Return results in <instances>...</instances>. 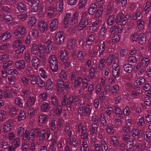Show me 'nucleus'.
<instances>
[{"label":"nucleus","instance_id":"nucleus-1","mask_svg":"<svg viewBox=\"0 0 151 151\" xmlns=\"http://www.w3.org/2000/svg\"><path fill=\"white\" fill-rule=\"evenodd\" d=\"M80 102L79 98L76 96H73L71 95L65 94L64 95L62 100L61 101V105L63 106H66L68 110V109L71 111L73 105H78Z\"/></svg>","mask_w":151,"mask_h":151},{"label":"nucleus","instance_id":"nucleus-2","mask_svg":"<svg viewBox=\"0 0 151 151\" xmlns=\"http://www.w3.org/2000/svg\"><path fill=\"white\" fill-rule=\"evenodd\" d=\"M39 53L40 58H44L45 52L43 45L40 43H39L38 45L35 43L33 44L31 49V54L37 55Z\"/></svg>","mask_w":151,"mask_h":151},{"label":"nucleus","instance_id":"nucleus-3","mask_svg":"<svg viewBox=\"0 0 151 151\" xmlns=\"http://www.w3.org/2000/svg\"><path fill=\"white\" fill-rule=\"evenodd\" d=\"M88 17L89 16L87 13L83 12L82 13L78 26L79 30H83L88 25Z\"/></svg>","mask_w":151,"mask_h":151},{"label":"nucleus","instance_id":"nucleus-4","mask_svg":"<svg viewBox=\"0 0 151 151\" xmlns=\"http://www.w3.org/2000/svg\"><path fill=\"white\" fill-rule=\"evenodd\" d=\"M51 134L50 130L49 129H42L41 132L39 135V140L41 142H43L46 139L47 140L48 139Z\"/></svg>","mask_w":151,"mask_h":151},{"label":"nucleus","instance_id":"nucleus-5","mask_svg":"<svg viewBox=\"0 0 151 151\" xmlns=\"http://www.w3.org/2000/svg\"><path fill=\"white\" fill-rule=\"evenodd\" d=\"M74 12L72 10H69L66 11L63 18L64 27L67 28L68 26V24Z\"/></svg>","mask_w":151,"mask_h":151},{"label":"nucleus","instance_id":"nucleus-6","mask_svg":"<svg viewBox=\"0 0 151 151\" xmlns=\"http://www.w3.org/2000/svg\"><path fill=\"white\" fill-rule=\"evenodd\" d=\"M14 34L16 38H20L23 37L25 35V29L22 26L19 27L15 31Z\"/></svg>","mask_w":151,"mask_h":151},{"label":"nucleus","instance_id":"nucleus-7","mask_svg":"<svg viewBox=\"0 0 151 151\" xmlns=\"http://www.w3.org/2000/svg\"><path fill=\"white\" fill-rule=\"evenodd\" d=\"M60 58L61 60L63 62L65 66H68L70 63L68 61V58L66 50H62L60 52Z\"/></svg>","mask_w":151,"mask_h":151},{"label":"nucleus","instance_id":"nucleus-8","mask_svg":"<svg viewBox=\"0 0 151 151\" xmlns=\"http://www.w3.org/2000/svg\"><path fill=\"white\" fill-rule=\"evenodd\" d=\"M64 33L60 31L58 32L55 36V40L58 44H61L64 39Z\"/></svg>","mask_w":151,"mask_h":151},{"label":"nucleus","instance_id":"nucleus-9","mask_svg":"<svg viewBox=\"0 0 151 151\" xmlns=\"http://www.w3.org/2000/svg\"><path fill=\"white\" fill-rule=\"evenodd\" d=\"M53 43L50 40H48L46 41L44 44L45 47V52L47 53H49L52 48Z\"/></svg>","mask_w":151,"mask_h":151},{"label":"nucleus","instance_id":"nucleus-10","mask_svg":"<svg viewBox=\"0 0 151 151\" xmlns=\"http://www.w3.org/2000/svg\"><path fill=\"white\" fill-rule=\"evenodd\" d=\"M38 29L42 32H45L47 29L48 26L47 24L43 21H40L38 24Z\"/></svg>","mask_w":151,"mask_h":151},{"label":"nucleus","instance_id":"nucleus-11","mask_svg":"<svg viewBox=\"0 0 151 151\" xmlns=\"http://www.w3.org/2000/svg\"><path fill=\"white\" fill-rule=\"evenodd\" d=\"M17 7L18 11L20 12H24L28 9L26 5L22 2H19L17 4Z\"/></svg>","mask_w":151,"mask_h":151},{"label":"nucleus","instance_id":"nucleus-12","mask_svg":"<svg viewBox=\"0 0 151 151\" xmlns=\"http://www.w3.org/2000/svg\"><path fill=\"white\" fill-rule=\"evenodd\" d=\"M77 136L73 135L71 140H69V144L70 147L73 149H75L77 145L78 141H76Z\"/></svg>","mask_w":151,"mask_h":151},{"label":"nucleus","instance_id":"nucleus-13","mask_svg":"<svg viewBox=\"0 0 151 151\" xmlns=\"http://www.w3.org/2000/svg\"><path fill=\"white\" fill-rule=\"evenodd\" d=\"M36 100L33 97H30L28 98L27 102L24 104V107L26 108L29 107L34 106Z\"/></svg>","mask_w":151,"mask_h":151},{"label":"nucleus","instance_id":"nucleus-14","mask_svg":"<svg viewBox=\"0 0 151 151\" xmlns=\"http://www.w3.org/2000/svg\"><path fill=\"white\" fill-rule=\"evenodd\" d=\"M49 62L50 66H58L57 59L55 55H51L49 57Z\"/></svg>","mask_w":151,"mask_h":151},{"label":"nucleus","instance_id":"nucleus-15","mask_svg":"<svg viewBox=\"0 0 151 151\" xmlns=\"http://www.w3.org/2000/svg\"><path fill=\"white\" fill-rule=\"evenodd\" d=\"M3 91V96L5 98H9L12 97V93L11 90H9V87L7 86H4Z\"/></svg>","mask_w":151,"mask_h":151},{"label":"nucleus","instance_id":"nucleus-16","mask_svg":"<svg viewBox=\"0 0 151 151\" xmlns=\"http://www.w3.org/2000/svg\"><path fill=\"white\" fill-rule=\"evenodd\" d=\"M63 81H61L60 79H58L57 80V89L58 93L61 94L64 91V88L62 85Z\"/></svg>","mask_w":151,"mask_h":151},{"label":"nucleus","instance_id":"nucleus-17","mask_svg":"<svg viewBox=\"0 0 151 151\" xmlns=\"http://www.w3.org/2000/svg\"><path fill=\"white\" fill-rule=\"evenodd\" d=\"M101 24V22L100 20H99L95 21L92 25L90 28V30L91 32H93L96 30V28L100 27Z\"/></svg>","mask_w":151,"mask_h":151},{"label":"nucleus","instance_id":"nucleus-18","mask_svg":"<svg viewBox=\"0 0 151 151\" xmlns=\"http://www.w3.org/2000/svg\"><path fill=\"white\" fill-rule=\"evenodd\" d=\"M11 37V34L9 32H4L0 36V42L5 41L9 39Z\"/></svg>","mask_w":151,"mask_h":151},{"label":"nucleus","instance_id":"nucleus-19","mask_svg":"<svg viewBox=\"0 0 151 151\" xmlns=\"http://www.w3.org/2000/svg\"><path fill=\"white\" fill-rule=\"evenodd\" d=\"M112 74L113 76L116 78L119 77L120 75V67H112Z\"/></svg>","mask_w":151,"mask_h":151},{"label":"nucleus","instance_id":"nucleus-20","mask_svg":"<svg viewBox=\"0 0 151 151\" xmlns=\"http://www.w3.org/2000/svg\"><path fill=\"white\" fill-rule=\"evenodd\" d=\"M58 24V20L56 19H54L50 24V28L52 31L55 30L57 28Z\"/></svg>","mask_w":151,"mask_h":151},{"label":"nucleus","instance_id":"nucleus-21","mask_svg":"<svg viewBox=\"0 0 151 151\" xmlns=\"http://www.w3.org/2000/svg\"><path fill=\"white\" fill-rule=\"evenodd\" d=\"M50 108V104L47 102H44L41 106V110L44 112H48Z\"/></svg>","mask_w":151,"mask_h":151},{"label":"nucleus","instance_id":"nucleus-22","mask_svg":"<svg viewBox=\"0 0 151 151\" xmlns=\"http://www.w3.org/2000/svg\"><path fill=\"white\" fill-rule=\"evenodd\" d=\"M78 14L76 12L74 13L71 17L70 24L73 25L77 23L78 22Z\"/></svg>","mask_w":151,"mask_h":151},{"label":"nucleus","instance_id":"nucleus-23","mask_svg":"<svg viewBox=\"0 0 151 151\" xmlns=\"http://www.w3.org/2000/svg\"><path fill=\"white\" fill-rule=\"evenodd\" d=\"M26 115L25 112L23 110H21L20 111L18 116L16 118L17 121L20 122L21 121L24 120L26 118Z\"/></svg>","mask_w":151,"mask_h":151},{"label":"nucleus","instance_id":"nucleus-24","mask_svg":"<svg viewBox=\"0 0 151 151\" xmlns=\"http://www.w3.org/2000/svg\"><path fill=\"white\" fill-rule=\"evenodd\" d=\"M50 100L52 104L54 106L60 104L59 99L57 96H52L50 98Z\"/></svg>","mask_w":151,"mask_h":151},{"label":"nucleus","instance_id":"nucleus-25","mask_svg":"<svg viewBox=\"0 0 151 151\" xmlns=\"http://www.w3.org/2000/svg\"><path fill=\"white\" fill-rule=\"evenodd\" d=\"M55 109L52 110H55V113L57 116H60L63 113V109L61 105L59 104L58 105L55 106Z\"/></svg>","mask_w":151,"mask_h":151},{"label":"nucleus","instance_id":"nucleus-26","mask_svg":"<svg viewBox=\"0 0 151 151\" xmlns=\"http://www.w3.org/2000/svg\"><path fill=\"white\" fill-rule=\"evenodd\" d=\"M76 41L72 39L69 40L67 42L68 49L70 50L73 49L76 46Z\"/></svg>","mask_w":151,"mask_h":151},{"label":"nucleus","instance_id":"nucleus-27","mask_svg":"<svg viewBox=\"0 0 151 151\" xmlns=\"http://www.w3.org/2000/svg\"><path fill=\"white\" fill-rule=\"evenodd\" d=\"M39 3V0H36L34 3H32V5L31 9V12H35L37 11Z\"/></svg>","mask_w":151,"mask_h":151},{"label":"nucleus","instance_id":"nucleus-28","mask_svg":"<svg viewBox=\"0 0 151 151\" xmlns=\"http://www.w3.org/2000/svg\"><path fill=\"white\" fill-rule=\"evenodd\" d=\"M21 92V96L24 99H25L27 97H29V94L30 93L29 89H24Z\"/></svg>","mask_w":151,"mask_h":151},{"label":"nucleus","instance_id":"nucleus-29","mask_svg":"<svg viewBox=\"0 0 151 151\" xmlns=\"http://www.w3.org/2000/svg\"><path fill=\"white\" fill-rule=\"evenodd\" d=\"M14 104L20 108L23 107L24 105L23 100L19 97H18L15 99Z\"/></svg>","mask_w":151,"mask_h":151},{"label":"nucleus","instance_id":"nucleus-30","mask_svg":"<svg viewBox=\"0 0 151 151\" xmlns=\"http://www.w3.org/2000/svg\"><path fill=\"white\" fill-rule=\"evenodd\" d=\"M97 10V6L95 4H91L89 8L88 13L90 15H93Z\"/></svg>","mask_w":151,"mask_h":151},{"label":"nucleus","instance_id":"nucleus-31","mask_svg":"<svg viewBox=\"0 0 151 151\" xmlns=\"http://www.w3.org/2000/svg\"><path fill=\"white\" fill-rule=\"evenodd\" d=\"M36 20L34 17H29L27 21V23L28 25L31 27H33L36 24Z\"/></svg>","mask_w":151,"mask_h":151},{"label":"nucleus","instance_id":"nucleus-32","mask_svg":"<svg viewBox=\"0 0 151 151\" xmlns=\"http://www.w3.org/2000/svg\"><path fill=\"white\" fill-rule=\"evenodd\" d=\"M63 9V4L62 1H60L58 3L55 11L58 13H61Z\"/></svg>","mask_w":151,"mask_h":151},{"label":"nucleus","instance_id":"nucleus-33","mask_svg":"<svg viewBox=\"0 0 151 151\" xmlns=\"http://www.w3.org/2000/svg\"><path fill=\"white\" fill-rule=\"evenodd\" d=\"M146 41V38L144 34L141 33L139 35V42L140 44L143 45Z\"/></svg>","mask_w":151,"mask_h":151},{"label":"nucleus","instance_id":"nucleus-34","mask_svg":"<svg viewBox=\"0 0 151 151\" xmlns=\"http://www.w3.org/2000/svg\"><path fill=\"white\" fill-rule=\"evenodd\" d=\"M132 135L134 139L135 140H138L140 135V133L139 132L138 129H134L132 132Z\"/></svg>","mask_w":151,"mask_h":151},{"label":"nucleus","instance_id":"nucleus-35","mask_svg":"<svg viewBox=\"0 0 151 151\" xmlns=\"http://www.w3.org/2000/svg\"><path fill=\"white\" fill-rule=\"evenodd\" d=\"M105 43L103 41V43L101 44L99 47V54L98 55L99 57L100 58H101L102 57V55H103L104 53V52L105 51Z\"/></svg>","mask_w":151,"mask_h":151},{"label":"nucleus","instance_id":"nucleus-36","mask_svg":"<svg viewBox=\"0 0 151 151\" xmlns=\"http://www.w3.org/2000/svg\"><path fill=\"white\" fill-rule=\"evenodd\" d=\"M29 81L32 84L35 85L37 82L36 77L33 74H31L28 76Z\"/></svg>","mask_w":151,"mask_h":151},{"label":"nucleus","instance_id":"nucleus-37","mask_svg":"<svg viewBox=\"0 0 151 151\" xmlns=\"http://www.w3.org/2000/svg\"><path fill=\"white\" fill-rule=\"evenodd\" d=\"M35 132L34 129L31 130L30 132H29V140L30 142H32L35 138Z\"/></svg>","mask_w":151,"mask_h":151},{"label":"nucleus","instance_id":"nucleus-38","mask_svg":"<svg viewBox=\"0 0 151 151\" xmlns=\"http://www.w3.org/2000/svg\"><path fill=\"white\" fill-rule=\"evenodd\" d=\"M47 119V116L45 114H42L39 116V122L42 124L46 123Z\"/></svg>","mask_w":151,"mask_h":151},{"label":"nucleus","instance_id":"nucleus-39","mask_svg":"<svg viewBox=\"0 0 151 151\" xmlns=\"http://www.w3.org/2000/svg\"><path fill=\"white\" fill-rule=\"evenodd\" d=\"M40 61L39 58L34 56L32 58V63L33 66H38L40 63Z\"/></svg>","mask_w":151,"mask_h":151},{"label":"nucleus","instance_id":"nucleus-40","mask_svg":"<svg viewBox=\"0 0 151 151\" xmlns=\"http://www.w3.org/2000/svg\"><path fill=\"white\" fill-rule=\"evenodd\" d=\"M114 111L117 117H122V110L120 108L118 107L117 106L114 107Z\"/></svg>","mask_w":151,"mask_h":151},{"label":"nucleus","instance_id":"nucleus-41","mask_svg":"<svg viewBox=\"0 0 151 151\" xmlns=\"http://www.w3.org/2000/svg\"><path fill=\"white\" fill-rule=\"evenodd\" d=\"M142 62L140 65H137V66H147L150 63L149 59L146 58H144L142 60Z\"/></svg>","mask_w":151,"mask_h":151},{"label":"nucleus","instance_id":"nucleus-42","mask_svg":"<svg viewBox=\"0 0 151 151\" xmlns=\"http://www.w3.org/2000/svg\"><path fill=\"white\" fill-rule=\"evenodd\" d=\"M145 79L142 77H139L136 80V83L137 86L143 85L146 82Z\"/></svg>","mask_w":151,"mask_h":151},{"label":"nucleus","instance_id":"nucleus-43","mask_svg":"<svg viewBox=\"0 0 151 151\" xmlns=\"http://www.w3.org/2000/svg\"><path fill=\"white\" fill-rule=\"evenodd\" d=\"M39 97L42 101H45L47 99L48 96L46 93L42 92L39 94Z\"/></svg>","mask_w":151,"mask_h":151},{"label":"nucleus","instance_id":"nucleus-44","mask_svg":"<svg viewBox=\"0 0 151 151\" xmlns=\"http://www.w3.org/2000/svg\"><path fill=\"white\" fill-rule=\"evenodd\" d=\"M8 80L9 83L11 85H14L16 82L17 80L15 76H9Z\"/></svg>","mask_w":151,"mask_h":151},{"label":"nucleus","instance_id":"nucleus-45","mask_svg":"<svg viewBox=\"0 0 151 151\" xmlns=\"http://www.w3.org/2000/svg\"><path fill=\"white\" fill-rule=\"evenodd\" d=\"M82 79L80 77L77 78L75 80L74 86L75 88H77L80 86L83 82Z\"/></svg>","mask_w":151,"mask_h":151},{"label":"nucleus","instance_id":"nucleus-46","mask_svg":"<svg viewBox=\"0 0 151 151\" xmlns=\"http://www.w3.org/2000/svg\"><path fill=\"white\" fill-rule=\"evenodd\" d=\"M13 20L12 18L10 15H6L4 16L3 21L7 23H11Z\"/></svg>","mask_w":151,"mask_h":151},{"label":"nucleus","instance_id":"nucleus-47","mask_svg":"<svg viewBox=\"0 0 151 151\" xmlns=\"http://www.w3.org/2000/svg\"><path fill=\"white\" fill-rule=\"evenodd\" d=\"M7 114L6 112L3 110L0 111V121L4 120L6 118Z\"/></svg>","mask_w":151,"mask_h":151},{"label":"nucleus","instance_id":"nucleus-48","mask_svg":"<svg viewBox=\"0 0 151 151\" xmlns=\"http://www.w3.org/2000/svg\"><path fill=\"white\" fill-rule=\"evenodd\" d=\"M9 114L10 116L12 117H13L16 116L17 113L15 108L13 107L9 108Z\"/></svg>","mask_w":151,"mask_h":151},{"label":"nucleus","instance_id":"nucleus-49","mask_svg":"<svg viewBox=\"0 0 151 151\" xmlns=\"http://www.w3.org/2000/svg\"><path fill=\"white\" fill-rule=\"evenodd\" d=\"M114 17L113 15L110 16L107 19V24L109 26H111L112 25L114 22Z\"/></svg>","mask_w":151,"mask_h":151},{"label":"nucleus","instance_id":"nucleus-50","mask_svg":"<svg viewBox=\"0 0 151 151\" xmlns=\"http://www.w3.org/2000/svg\"><path fill=\"white\" fill-rule=\"evenodd\" d=\"M144 22L141 20H139L137 22V28L139 30H142L144 28Z\"/></svg>","mask_w":151,"mask_h":151},{"label":"nucleus","instance_id":"nucleus-51","mask_svg":"<svg viewBox=\"0 0 151 151\" xmlns=\"http://www.w3.org/2000/svg\"><path fill=\"white\" fill-rule=\"evenodd\" d=\"M20 141L19 138L14 139L12 142V147L15 148L18 147L20 145Z\"/></svg>","mask_w":151,"mask_h":151},{"label":"nucleus","instance_id":"nucleus-52","mask_svg":"<svg viewBox=\"0 0 151 151\" xmlns=\"http://www.w3.org/2000/svg\"><path fill=\"white\" fill-rule=\"evenodd\" d=\"M27 14H22L17 15V18L20 21H24L28 17Z\"/></svg>","mask_w":151,"mask_h":151},{"label":"nucleus","instance_id":"nucleus-53","mask_svg":"<svg viewBox=\"0 0 151 151\" xmlns=\"http://www.w3.org/2000/svg\"><path fill=\"white\" fill-rule=\"evenodd\" d=\"M17 49L15 50V54H20L22 53L25 49V47L24 45H21Z\"/></svg>","mask_w":151,"mask_h":151},{"label":"nucleus","instance_id":"nucleus-54","mask_svg":"<svg viewBox=\"0 0 151 151\" xmlns=\"http://www.w3.org/2000/svg\"><path fill=\"white\" fill-rule=\"evenodd\" d=\"M37 82L40 86L43 87L45 85V82L40 78V77L37 76H36Z\"/></svg>","mask_w":151,"mask_h":151},{"label":"nucleus","instance_id":"nucleus-55","mask_svg":"<svg viewBox=\"0 0 151 151\" xmlns=\"http://www.w3.org/2000/svg\"><path fill=\"white\" fill-rule=\"evenodd\" d=\"M114 125L113 124L111 126H107L106 128V130L107 132L110 134H114V132L113 129Z\"/></svg>","mask_w":151,"mask_h":151},{"label":"nucleus","instance_id":"nucleus-56","mask_svg":"<svg viewBox=\"0 0 151 151\" xmlns=\"http://www.w3.org/2000/svg\"><path fill=\"white\" fill-rule=\"evenodd\" d=\"M120 117V119L118 118L115 119L114 120V122L119 126L121 127L122 126V124L123 122L122 119H123L124 117Z\"/></svg>","mask_w":151,"mask_h":151},{"label":"nucleus","instance_id":"nucleus-57","mask_svg":"<svg viewBox=\"0 0 151 151\" xmlns=\"http://www.w3.org/2000/svg\"><path fill=\"white\" fill-rule=\"evenodd\" d=\"M24 130L23 128L21 127H19L17 131V135L19 138H21L24 135Z\"/></svg>","mask_w":151,"mask_h":151},{"label":"nucleus","instance_id":"nucleus-58","mask_svg":"<svg viewBox=\"0 0 151 151\" xmlns=\"http://www.w3.org/2000/svg\"><path fill=\"white\" fill-rule=\"evenodd\" d=\"M84 57L83 52L82 51H79L78 55V60L80 61H83L84 59Z\"/></svg>","mask_w":151,"mask_h":151},{"label":"nucleus","instance_id":"nucleus-59","mask_svg":"<svg viewBox=\"0 0 151 151\" xmlns=\"http://www.w3.org/2000/svg\"><path fill=\"white\" fill-rule=\"evenodd\" d=\"M59 76L62 81L67 79V75L64 71H61L59 74Z\"/></svg>","mask_w":151,"mask_h":151},{"label":"nucleus","instance_id":"nucleus-60","mask_svg":"<svg viewBox=\"0 0 151 151\" xmlns=\"http://www.w3.org/2000/svg\"><path fill=\"white\" fill-rule=\"evenodd\" d=\"M123 17V14L122 13H121L118 14L115 19V22L118 23L120 22Z\"/></svg>","mask_w":151,"mask_h":151},{"label":"nucleus","instance_id":"nucleus-61","mask_svg":"<svg viewBox=\"0 0 151 151\" xmlns=\"http://www.w3.org/2000/svg\"><path fill=\"white\" fill-rule=\"evenodd\" d=\"M69 84V83L68 82H64L63 81L62 85L64 89H65L66 91L67 92H69L70 90Z\"/></svg>","mask_w":151,"mask_h":151},{"label":"nucleus","instance_id":"nucleus-62","mask_svg":"<svg viewBox=\"0 0 151 151\" xmlns=\"http://www.w3.org/2000/svg\"><path fill=\"white\" fill-rule=\"evenodd\" d=\"M63 121L61 119H58L57 123V129L60 131L62 130V127H63Z\"/></svg>","mask_w":151,"mask_h":151},{"label":"nucleus","instance_id":"nucleus-63","mask_svg":"<svg viewBox=\"0 0 151 151\" xmlns=\"http://www.w3.org/2000/svg\"><path fill=\"white\" fill-rule=\"evenodd\" d=\"M87 2V0H80L79 3V7L80 9L83 8L86 6Z\"/></svg>","mask_w":151,"mask_h":151},{"label":"nucleus","instance_id":"nucleus-64","mask_svg":"<svg viewBox=\"0 0 151 151\" xmlns=\"http://www.w3.org/2000/svg\"><path fill=\"white\" fill-rule=\"evenodd\" d=\"M91 112V109L89 105L85 106L84 108V114L85 115H89Z\"/></svg>","mask_w":151,"mask_h":151}]
</instances>
